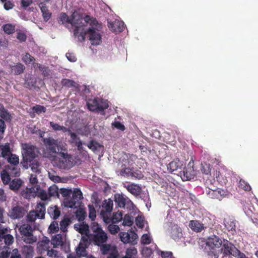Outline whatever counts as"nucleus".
<instances>
[{
	"label": "nucleus",
	"mask_w": 258,
	"mask_h": 258,
	"mask_svg": "<svg viewBox=\"0 0 258 258\" xmlns=\"http://www.w3.org/2000/svg\"><path fill=\"white\" fill-rule=\"evenodd\" d=\"M23 160V166L26 169L28 168V163H31L37 156L38 149L29 143H24L22 145Z\"/></svg>",
	"instance_id": "f257e3e1"
},
{
	"label": "nucleus",
	"mask_w": 258,
	"mask_h": 258,
	"mask_svg": "<svg viewBox=\"0 0 258 258\" xmlns=\"http://www.w3.org/2000/svg\"><path fill=\"white\" fill-rule=\"evenodd\" d=\"M71 24L75 27L74 35L78 37L80 41H84L85 39L86 32L83 28V18L80 15L74 13L72 15Z\"/></svg>",
	"instance_id": "f03ea898"
},
{
	"label": "nucleus",
	"mask_w": 258,
	"mask_h": 258,
	"mask_svg": "<svg viewBox=\"0 0 258 258\" xmlns=\"http://www.w3.org/2000/svg\"><path fill=\"white\" fill-rule=\"evenodd\" d=\"M58 157L55 159V163L57 167L60 169H70L73 166L72 157L68 153L59 152L58 153Z\"/></svg>",
	"instance_id": "7ed1b4c3"
},
{
	"label": "nucleus",
	"mask_w": 258,
	"mask_h": 258,
	"mask_svg": "<svg viewBox=\"0 0 258 258\" xmlns=\"http://www.w3.org/2000/svg\"><path fill=\"white\" fill-rule=\"evenodd\" d=\"M83 199V194L79 188L74 189L72 198L70 199H66L64 205L66 207L70 208H76L80 206L81 199Z\"/></svg>",
	"instance_id": "20e7f679"
},
{
	"label": "nucleus",
	"mask_w": 258,
	"mask_h": 258,
	"mask_svg": "<svg viewBox=\"0 0 258 258\" xmlns=\"http://www.w3.org/2000/svg\"><path fill=\"white\" fill-rule=\"evenodd\" d=\"M21 234L25 236L24 241L29 244H32L36 242L37 238L33 235V228L28 224H23L20 227Z\"/></svg>",
	"instance_id": "39448f33"
},
{
	"label": "nucleus",
	"mask_w": 258,
	"mask_h": 258,
	"mask_svg": "<svg viewBox=\"0 0 258 258\" xmlns=\"http://www.w3.org/2000/svg\"><path fill=\"white\" fill-rule=\"evenodd\" d=\"M222 243V247L221 250L224 256L232 255L237 257V254H239L240 250H238L233 244L227 240L223 239Z\"/></svg>",
	"instance_id": "423d86ee"
},
{
	"label": "nucleus",
	"mask_w": 258,
	"mask_h": 258,
	"mask_svg": "<svg viewBox=\"0 0 258 258\" xmlns=\"http://www.w3.org/2000/svg\"><path fill=\"white\" fill-rule=\"evenodd\" d=\"M8 162L11 165L14 166L12 168L8 166V170L10 171L9 173L14 176H19L20 175V169L17 166L19 163V158L16 154H11L7 158Z\"/></svg>",
	"instance_id": "0eeeda50"
},
{
	"label": "nucleus",
	"mask_w": 258,
	"mask_h": 258,
	"mask_svg": "<svg viewBox=\"0 0 258 258\" xmlns=\"http://www.w3.org/2000/svg\"><path fill=\"white\" fill-rule=\"evenodd\" d=\"M113 201L110 199L103 201L100 215L104 222H106V221L108 220V216H111V213L113 209Z\"/></svg>",
	"instance_id": "6e6552de"
},
{
	"label": "nucleus",
	"mask_w": 258,
	"mask_h": 258,
	"mask_svg": "<svg viewBox=\"0 0 258 258\" xmlns=\"http://www.w3.org/2000/svg\"><path fill=\"white\" fill-rule=\"evenodd\" d=\"M86 34H88L89 40L92 45H99L102 42L101 36L99 30L95 28H89L85 31Z\"/></svg>",
	"instance_id": "1a4fd4ad"
},
{
	"label": "nucleus",
	"mask_w": 258,
	"mask_h": 258,
	"mask_svg": "<svg viewBox=\"0 0 258 258\" xmlns=\"http://www.w3.org/2000/svg\"><path fill=\"white\" fill-rule=\"evenodd\" d=\"M119 235L121 241L124 243H131L133 245L137 243L138 235L134 231H131L130 233L121 232Z\"/></svg>",
	"instance_id": "9d476101"
},
{
	"label": "nucleus",
	"mask_w": 258,
	"mask_h": 258,
	"mask_svg": "<svg viewBox=\"0 0 258 258\" xmlns=\"http://www.w3.org/2000/svg\"><path fill=\"white\" fill-rule=\"evenodd\" d=\"M43 142L50 153L55 154L57 153V150L59 151L58 140L49 137L43 139Z\"/></svg>",
	"instance_id": "9b49d317"
},
{
	"label": "nucleus",
	"mask_w": 258,
	"mask_h": 258,
	"mask_svg": "<svg viewBox=\"0 0 258 258\" xmlns=\"http://www.w3.org/2000/svg\"><path fill=\"white\" fill-rule=\"evenodd\" d=\"M180 173L183 180H189L193 179L195 176V171L193 165H191L190 162H189Z\"/></svg>",
	"instance_id": "f8f14e48"
},
{
	"label": "nucleus",
	"mask_w": 258,
	"mask_h": 258,
	"mask_svg": "<svg viewBox=\"0 0 258 258\" xmlns=\"http://www.w3.org/2000/svg\"><path fill=\"white\" fill-rule=\"evenodd\" d=\"M206 192L209 198L219 200H221L225 195V191L219 188L216 189L208 188L206 189Z\"/></svg>",
	"instance_id": "ddd939ff"
},
{
	"label": "nucleus",
	"mask_w": 258,
	"mask_h": 258,
	"mask_svg": "<svg viewBox=\"0 0 258 258\" xmlns=\"http://www.w3.org/2000/svg\"><path fill=\"white\" fill-rule=\"evenodd\" d=\"M39 189L40 187L39 186L26 187L22 190L21 191V195L23 197L27 199H29L31 198H35L37 196L38 190Z\"/></svg>",
	"instance_id": "4468645a"
},
{
	"label": "nucleus",
	"mask_w": 258,
	"mask_h": 258,
	"mask_svg": "<svg viewBox=\"0 0 258 258\" xmlns=\"http://www.w3.org/2000/svg\"><path fill=\"white\" fill-rule=\"evenodd\" d=\"M108 238L107 234L103 231L96 233L93 235L92 239L94 243L98 246L106 242Z\"/></svg>",
	"instance_id": "2eb2a0df"
},
{
	"label": "nucleus",
	"mask_w": 258,
	"mask_h": 258,
	"mask_svg": "<svg viewBox=\"0 0 258 258\" xmlns=\"http://www.w3.org/2000/svg\"><path fill=\"white\" fill-rule=\"evenodd\" d=\"M223 241L217 236L213 235L209 237L206 242L207 245L211 249L219 248L222 244Z\"/></svg>",
	"instance_id": "dca6fc26"
},
{
	"label": "nucleus",
	"mask_w": 258,
	"mask_h": 258,
	"mask_svg": "<svg viewBox=\"0 0 258 258\" xmlns=\"http://www.w3.org/2000/svg\"><path fill=\"white\" fill-rule=\"evenodd\" d=\"M10 216L12 218L20 219L22 218L25 214V211L24 208L17 206L12 209L10 212Z\"/></svg>",
	"instance_id": "f3484780"
},
{
	"label": "nucleus",
	"mask_w": 258,
	"mask_h": 258,
	"mask_svg": "<svg viewBox=\"0 0 258 258\" xmlns=\"http://www.w3.org/2000/svg\"><path fill=\"white\" fill-rule=\"evenodd\" d=\"M124 187L127 190L135 197H137L140 196L142 192V189L141 187L135 183H131L125 185Z\"/></svg>",
	"instance_id": "a211bd4d"
},
{
	"label": "nucleus",
	"mask_w": 258,
	"mask_h": 258,
	"mask_svg": "<svg viewBox=\"0 0 258 258\" xmlns=\"http://www.w3.org/2000/svg\"><path fill=\"white\" fill-rule=\"evenodd\" d=\"M230 175L229 172L225 170L224 168L220 169L216 171V178L217 181L221 182L222 184H226L227 181V177Z\"/></svg>",
	"instance_id": "6ab92c4d"
},
{
	"label": "nucleus",
	"mask_w": 258,
	"mask_h": 258,
	"mask_svg": "<svg viewBox=\"0 0 258 258\" xmlns=\"http://www.w3.org/2000/svg\"><path fill=\"white\" fill-rule=\"evenodd\" d=\"M108 27L111 31L115 33L121 32L124 29V24L119 21L109 23Z\"/></svg>",
	"instance_id": "aec40b11"
},
{
	"label": "nucleus",
	"mask_w": 258,
	"mask_h": 258,
	"mask_svg": "<svg viewBox=\"0 0 258 258\" xmlns=\"http://www.w3.org/2000/svg\"><path fill=\"white\" fill-rule=\"evenodd\" d=\"M42 14V16L45 22H47L51 17L52 13L49 11L47 7L44 3H40L38 5Z\"/></svg>",
	"instance_id": "412c9836"
},
{
	"label": "nucleus",
	"mask_w": 258,
	"mask_h": 258,
	"mask_svg": "<svg viewBox=\"0 0 258 258\" xmlns=\"http://www.w3.org/2000/svg\"><path fill=\"white\" fill-rule=\"evenodd\" d=\"M11 73L15 75H19L23 73L25 67L21 63L18 62L10 66Z\"/></svg>",
	"instance_id": "4be33fe9"
},
{
	"label": "nucleus",
	"mask_w": 258,
	"mask_h": 258,
	"mask_svg": "<svg viewBox=\"0 0 258 258\" xmlns=\"http://www.w3.org/2000/svg\"><path fill=\"white\" fill-rule=\"evenodd\" d=\"M182 166V164L179 160L178 159H175L167 165V168L169 172H172L177 170L178 169H180Z\"/></svg>",
	"instance_id": "5701e85b"
},
{
	"label": "nucleus",
	"mask_w": 258,
	"mask_h": 258,
	"mask_svg": "<svg viewBox=\"0 0 258 258\" xmlns=\"http://www.w3.org/2000/svg\"><path fill=\"white\" fill-rule=\"evenodd\" d=\"M47 213L54 220L57 219L60 215V211L56 206H50L47 209Z\"/></svg>",
	"instance_id": "b1692460"
},
{
	"label": "nucleus",
	"mask_w": 258,
	"mask_h": 258,
	"mask_svg": "<svg viewBox=\"0 0 258 258\" xmlns=\"http://www.w3.org/2000/svg\"><path fill=\"white\" fill-rule=\"evenodd\" d=\"M84 19L86 23L89 24L91 26V28H95L97 29L101 28V25L98 23V22L95 18L91 17L89 15H86L84 17Z\"/></svg>",
	"instance_id": "393cba45"
},
{
	"label": "nucleus",
	"mask_w": 258,
	"mask_h": 258,
	"mask_svg": "<svg viewBox=\"0 0 258 258\" xmlns=\"http://www.w3.org/2000/svg\"><path fill=\"white\" fill-rule=\"evenodd\" d=\"M188 226L194 231L201 232L204 229L203 224L197 220H191Z\"/></svg>",
	"instance_id": "a878e982"
},
{
	"label": "nucleus",
	"mask_w": 258,
	"mask_h": 258,
	"mask_svg": "<svg viewBox=\"0 0 258 258\" xmlns=\"http://www.w3.org/2000/svg\"><path fill=\"white\" fill-rule=\"evenodd\" d=\"M33 211L36 212V213L38 215L40 219H44L46 213L45 204L44 203H41L38 204L36 206L35 210Z\"/></svg>",
	"instance_id": "bb28decb"
},
{
	"label": "nucleus",
	"mask_w": 258,
	"mask_h": 258,
	"mask_svg": "<svg viewBox=\"0 0 258 258\" xmlns=\"http://www.w3.org/2000/svg\"><path fill=\"white\" fill-rule=\"evenodd\" d=\"M127 198L124 197L122 195L115 194L114 201L115 204L120 208H124Z\"/></svg>",
	"instance_id": "cd10ccee"
},
{
	"label": "nucleus",
	"mask_w": 258,
	"mask_h": 258,
	"mask_svg": "<svg viewBox=\"0 0 258 258\" xmlns=\"http://www.w3.org/2000/svg\"><path fill=\"white\" fill-rule=\"evenodd\" d=\"M0 117L6 121H11L12 119L11 115L2 103H0Z\"/></svg>",
	"instance_id": "c85d7f7f"
},
{
	"label": "nucleus",
	"mask_w": 258,
	"mask_h": 258,
	"mask_svg": "<svg viewBox=\"0 0 258 258\" xmlns=\"http://www.w3.org/2000/svg\"><path fill=\"white\" fill-rule=\"evenodd\" d=\"M108 220L105 222L106 223H118L122 219V214L121 212L113 213L112 216H108Z\"/></svg>",
	"instance_id": "c756f323"
},
{
	"label": "nucleus",
	"mask_w": 258,
	"mask_h": 258,
	"mask_svg": "<svg viewBox=\"0 0 258 258\" xmlns=\"http://www.w3.org/2000/svg\"><path fill=\"white\" fill-rule=\"evenodd\" d=\"M183 236L182 230L179 227H175L172 229L171 237L175 240H178Z\"/></svg>",
	"instance_id": "7c9ffc66"
},
{
	"label": "nucleus",
	"mask_w": 258,
	"mask_h": 258,
	"mask_svg": "<svg viewBox=\"0 0 258 258\" xmlns=\"http://www.w3.org/2000/svg\"><path fill=\"white\" fill-rule=\"evenodd\" d=\"M75 228L77 229V230L81 234H84L88 236L89 234V226L87 224H80L77 225H75Z\"/></svg>",
	"instance_id": "2f4dec72"
},
{
	"label": "nucleus",
	"mask_w": 258,
	"mask_h": 258,
	"mask_svg": "<svg viewBox=\"0 0 258 258\" xmlns=\"http://www.w3.org/2000/svg\"><path fill=\"white\" fill-rule=\"evenodd\" d=\"M87 105L89 110L93 112H98V101L97 98H95L89 102H87Z\"/></svg>",
	"instance_id": "473e14b6"
},
{
	"label": "nucleus",
	"mask_w": 258,
	"mask_h": 258,
	"mask_svg": "<svg viewBox=\"0 0 258 258\" xmlns=\"http://www.w3.org/2000/svg\"><path fill=\"white\" fill-rule=\"evenodd\" d=\"M50 126L52 127L54 131H61L63 133H66L70 131V128H67L64 126L60 125L58 123H54L53 121H50L49 123Z\"/></svg>",
	"instance_id": "72a5a7b5"
},
{
	"label": "nucleus",
	"mask_w": 258,
	"mask_h": 258,
	"mask_svg": "<svg viewBox=\"0 0 258 258\" xmlns=\"http://www.w3.org/2000/svg\"><path fill=\"white\" fill-rule=\"evenodd\" d=\"M1 150V156L5 159L9 157L12 154L9 144H6L4 146H2Z\"/></svg>",
	"instance_id": "f704fd0d"
},
{
	"label": "nucleus",
	"mask_w": 258,
	"mask_h": 258,
	"mask_svg": "<svg viewBox=\"0 0 258 258\" xmlns=\"http://www.w3.org/2000/svg\"><path fill=\"white\" fill-rule=\"evenodd\" d=\"M48 192L50 198L51 197L59 198L58 188L55 184L48 188Z\"/></svg>",
	"instance_id": "c9c22d12"
},
{
	"label": "nucleus",
	"mask_w": 258,
	"mask_h": 258,
	"mask_svg": "<svg viewBox=\"0 0 258 258\" xmlns=\"http://www.w3.org/2000/svg\"><path fill=\"white\" fill-rule=\"evenodd\" d=\"M98 101V112L103 111L109 107L107 100L97 98Z\"/></svg>",
	"instance_id": "e433bc0d"
},
{
	"label": "nucleus",
	"mask_w": 258,
	"mask_h": 258,
	"mask_svg": "<svg viewBox=\"0 0 258 258\" xmlns=\"http://www.w3.org/2000/svg\"><path fill=\"white\" fill-rule=\"evenodd\" d=\"M3 30L7 34H12L15 32V26L11 24H6L2 26Z\"/></svg>",
	"instance_id": "4c0bfd02"
},
{
	"label": "nucleus",
	"mask_w": 258,
	"mask_h": 258,
	"mask_svg": "<svg viewBox=\"0 0 258 258\" xmlns=\"http://www.w3.org/2000/svg\"><path fill=\"white\" fill-rule=\"evenodd\" d=\"M72 20V16L69 18L68 16L64 13H61L58 18V21L61 24L69 23L71 24Z\"/></svg>",
	"instance_id": "58836bf2"
},
{
	"label": "nucleus",
	"mask_w": 258,
	"mask_h": 258,
	"mask_svg": "<svg viewBox=\"0 0 258 258\" xmlns=\"http://www.w3.org/2000/svg\"><path fill=\"white\" fill-rule=\"evenodd\" d=\"M30 164H28V167L29 166L31 170L35 173H40V170L39 169V166L40 164L39 162L36 160H34L32 161Z\"/></svg>",
	"instance_id": "ea45409f"
},
{
	"label": "nucleus",
	"mask_w": 258,
	"mask_h": 258,
	"mask_svg": "<svg viewBox=\"0 0 258 258\" xmlns=\"http://www.w3.org/2000/svg\"><path fill=\"white\" fill-rule=\"evenodd\" d=\"M22 184V181L20 179H15L13 180L10 184V187L11 189L14 190H18Z\"/></svg>",
	"instance_id": "a19ab883"
},
{
	"label": "nucleus",
	"mask_w": 258,
	"mask_h": 258,
	"mask_svg": "<svg viewBox=\"0 0 258 258\" xmlns=\"http://www.w3.org/2000/svg\"><path fill=\"white\" fill-rule=\"evenodd\" d=\"M49 240L47 241H42L41 242L38 243V248L39 251L42 253L44 251H47L48 250V244H49Z\"/></svg>",
	"instance_id": "79ce46f5"
},
{
	"label": "nucleus",
	"mask_w": 258,
	"mask_h": 258,
	"mask_svg": "<svg viewBox=\"0 0 258 258\" xmlns=\"http://www.w3.org/2000/svg\"><path fill=\"white\" fill-rule=\"evenodd\" d=\"M23 252L25 254L26 258H32L34 253L33 247L30 245L24 246Z\"/></svg>",
	"instance_id": "37998d69"
},
{
	"label": "nucleus",
	"mask_w": 258,
	"mask_h": 258,
	"mask_svg": "<svg viewBox=\"0 0 258 258\" xmlns=\"http://www.w3.org/2000/svg\"><path fill=\"white\" fill-rule=\"evenodd\" d=\"M138 254V251L136 248L130 247L127 248L125 251V255L129 258H137V255Z\"/></svg>",
	"instance_id": "c03bdc74"
},
{
	"label": "nucleus",
	"mask_w": 258,
	"mask_h": 258,
	"mask_svg": "<svg viewBox=\"0 0 258 258\" xmlns=\"http://www.w3.org/2000/svg\"><path fill=\"white\" fill-rule=\"evenodd\" d=\"M87 146L94 152L97 151L101 147V146L99 143L93 140L91 141Z\"/></svg>",
	"instance_id": "a18cd8bd"
},
{
	"label": "nucleus",
	"mask_w": 258,
	"mask_h": 258,
	"mask_svg": "<svg viewBox=\"0 0 258 258\" xmlns=\"http://www.w3.org/2000/svg\"><path fill=\"white\" fill-rule=\"evenodd\" d=\"M36 196H38L42 201H46L50 199V197L48 195V192L47 193L45 190L41 189L40 188L38 190Z\"/></svg>",
	"instance_id": "49530a36"
},
{
	"label": "nucleus",
	"mask_w": 258,
	"mask_h": 258,
	"mask_svg": "<svg viewBox=\"0 0 258 258\" xmlns=\"http://www.w3.org/2000/svg\"><path fill=\"white\" fill-rule=\"evenodd\" d=\"M239 188L243 189L245 191H250L251 189V186L248 183L244 180L241 179L238 183Z\"/></svg>",
	"instance_id": "de8ad7c7"
},
{
	"label": "nucleus",
	"mask_w": 258,
	"mask_h": 258,
	"mask_svg": "<svg viewBox=\"0 0 258 258\" xmlns=\"http://www.w3.org/2000/svg\"><path fill=\"white\" fill-rule=\"evenodd\" d=\"M201 170L203 173L206 175L210 174L211 170L210 165L205 162L202 163L201 164Z\"/></svg>",
	"instance_id": "09e8293b"
},
{
	"label": "nucleus",
	"mask_w": 258,
	"mask_h": 258,
	"mask_svg": "<svg viewBox=\"0 0 258 258\" xmlns=\"http://www.w3.org/2000/svg\"><path fill=\"white\" fill-rule=\"evenodd\" d=\"M40 219L38 215L33 210L29 212L27 216V221L29 222H34L36 219Z\"/></svg>",
	"instance_id": "8fccbe9b"
},
{
	"label": "nucleus",
	"mask_w": 258,
	"mask_h": 258,
	"mask_svg": "<svg viewBox=\"0 0 258 258\" xmlns=\"http://www.w3.org/2000/svg\"><path fill=\"white\" fill-rule=\"evenodd\" d=\"M133 217L128 215H125L123 219L122 224L124 226H131L133 224Z\"/></svg>",
	"instance_id": "3c124183"
},
{
	"label": "nucleus",
	"mask_w": 258,
	"mask_h": 258,
	"mask_svg": "<svg viewBox=\"0 0 258 258\" xmlns=\"http://www.w3.org/2000/svg\"><path fill=\"white\" fill-rule=\"evenodd\" d=\"M71 221L68 218H64L60 222V228L62 232L67 231V227H68Z\"/></svg>",
	"instance_id": "603ef678"
},
{
	"label": "nucleus",
	"mask_w": 258,
	"mask_h": 258,
	"mask_svg": "<svg viewBox=\"0 0 258 258\" xmlns=\"http://www.w3.org/2000/svg\"><path fill=\"white\" fill-rule=\"evenodd\" d=\"M61 84L63 87L71 88L72 86H75V82L69 79H63L61 81Z\"/></svg>",
	"instance_id": "864d4df0"
},
{
	"label": "nucleus",
	"mask_w": 258,
	"mask_h": 258,
	"mask_svg": "<svg viewBox=\"0 0 258 258\" xmlns=\"http://www.w3.org/2000/svg\"><path fill=\"white\" fill-rule=\"evenodd\" d=\"M152 242L151 237L148 234H144L141 239V242L142 244H149Z\"/></svg>",
	"instance_id": "5fc2aeb1"
},
{
	"label": "nucleus",
	"mask_w": 258,
	"mask_h": 258,
	"mask_svg": "<svg viewBox=\"0 0 258 258\" xmlns=\"http://www.w3.org/2000/svg\"><path fill=\"white\" fill-rule=\"evenodd\" d=\"M132 171L133 169L130 168H124V169L121 170L120 174L122 176L131 178Z\"/></svg>",
	"instance_id": "6e6d98bb"
},
{
	"label": "nucleus",
	"mask_w": 258,
	"mask_h": 258,
	"mask_svg": "<svg viewBox=\"0 0 258 258\" xmlns=\"http://www.w3.org/2000/svg\"><path fill=\"white\" fill-rule=\"evenodd\" d=\"M119 254L116 247H112V250L109 253L107 258H119Z\"/></svg>",
	"instance_id": "4d7b16f0"
},
{
	"label": "nucleus",
	"mask_w": 258,
	"mask_h": 258,
	"mask_svg": "<svg viewBox=\"0 0 258 258\" xmlns=\"http://www.w3.org/2000/svg\"><path fill=\"white\" fill-rule=\"evenodd\" d=\"M143 177H144V175L142 174L141 171L138 170H134L133 169V171H132V175H131V179H140L143 178Z\"/></svg>",
	"instance_id": "13d9d810"
},
{
	"label": "nucleus",
	"mask_w": 258,
	"mask_h": 258,
	"mask_svg": "<svg viewBox=\"0 0 258 258\" xmlns=\"http://www.w3.org/2000/svg\"><path fill=\"white\" fill-rule=\"evenodd\" d=\"M112 247H111L110 244H103L100 247V250L102 253L104 255L109 254L110 250H112Z\"/></svg>",
	"instance_id": "bf43d9fd"
},
{
	"label": "nucleus",
	"mask_w": 258,
	"mask_h": 258,
	"mask_svg": "<svg viewBox=\"0 0 258 258\" xmlns=\"http://www.w3.org/2000/svg\"><path fill=\"white\" fill-rule=\"evenodd\" d=\"M48 229L50 232L55 233L57 232L59 229L58 223L56 221H53L49 225Z\"/></svg>",
	"instance_id": "052dcab7"
},
{
	"label": "nucleus",
	"mask_w": 258,
	"mask_h": 258,
	"mask_svg": "<svg viewBox=\"0 0 258 258\" xmlns=\"http://www.w3.org/2000/svg\"><path fill=\"white\" fill-rule=\"evenodd\" d=\"M2 180L5 184H8L11 180L10 175L6 171H3V173H1Z\"/></svg>",
	"instance_id": "680f3d73"
},
{
	"label": "nucleus",
	"mask_w": 258,
	"mask_h": 258,
	"mask_svg": "<svg viewBox=\"0 0 258 258\" xmlns=\"http://www.w3.org/2000/svg\"><path fill=\"white\" fill-rule=\"evenodd\" d=\"M88 208L89 210V217L93 221L96 216V210L93 205H89Z\"/></svg>",
	"instance_id": "e2e57ef3"
},
{
	"label": "nucleus",
	"mask_w": 258,
	"mask_h": 258,
	"mask_svg": "<svg viewBox=\"0 0 258 258\" xmlns=\"http://www.w3.org/2000/svg\"><path fill=\"white\" fill-rule=\"evenodd\" d=\"M32 110L34 112L37 114H40L41 112H45L46 111L45 107L39 105H36L33 107Z\"/></svg>",
	"instance_id": "0e129e2a"
},
{
	"label": "nucleus",
	"mask_w": 258,
	"mask_h": 258,
	"mask_svg": "<svg viewBox=\"0 0 258 258\" xmlns=\"http://www.w3.org/2000/svg\"><path fill=\"white\" fill-rule=\"evenodd\" d=\"M108 230L112 234H115L119 231V227L118 226L114 224H110L108 227Z\"/></svg>",
	"instance_id": "69168bd1"
},
{
	"label": "nucleus",
	"mask_w": 258,
	"mask_h": 258,
	"mask_svg": "<svg viewBox=\"0 0 258 258\" xmlns=\"http://www.w3.org/2000/svg\"><path fill=\"white\" fill-rule=\"evenodd\" d=\"M6 245L9 246L14 242V237L12 235L7 234L3 239Z\"/></svg>",
	"instance_id": "338daca9"
},
{
	"label": "nucleus",
	"mask_w": 258,
	"mask_h": 258,
	"mask_svg": "<svg viewBox=\"0 0 258 258\" xmlns=\"http://www.w3.org/2000/svg\"><path fill=\"white\" fill-rule=\"evenodd\" d=\"M91 230L93 232V235L103 230L101 226L98 223L95 222L92 223Z\"/></svg>",
	"instance_id": "774afa93"
}]
</instances>
